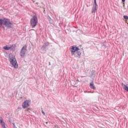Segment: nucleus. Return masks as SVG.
<instances>
[{
  "instance_id": "4468645a",
  "label": "nucleus",
  "mask_w": 128,
  "mask_h": 128,
  "mask_svg": "<svg viewBox=\"0 0 128 128\" xmlns=\"http://www.w3.org/2000/svg\"><path fill=\"white\" fill-rule=\"evenodd\" d=\"M42 112L44 116H46V113H44V110H42Z\"/></svg>"
},
{
  "instance_id": "6ab92c4d",
  "label": "nucleus",
  "mask_w": 128,
  "mask_h": 128,
  "mask_svg": "<svg viewBox=\"0 0 128 128\" xmlns=\"http://www.w3.org/2000/svg\"><path fill=\"white\" fill-rule=\"evenodd\" d=\"M46 124H48V122H46Z\"/></svg>"
},
{
  "instance_id": "39448f33",
  "label": "nucleus",
  "mask_w": 128,
  "mask_h": 128,
  "mask_svg": "<svg viewBox=\"0 0 128 128\" xmlns=\"http://www.w3.org/2000/svg\"><path fill=\"white\" fill-rule=\"evenodd\" d=\"M30 104V100H26L22 104V108H28Z\"/></svg>"
},
{
  "instance_id": "a211bd4d",
  "label": "nucleus",
  "mask_w": 128,
  "mask_h": 128,
  "mask_svg": "<svg viewBox=\"0 0 128 128\" xmlns=\"http://www.w3.org/2000/svg\"><path fill=\"white\" fill-rule=\"evenodd\" d=\"M30 110V108H28V109L27 110Z\"/></svg>"
},
{
  "instance_id": "f3484780",
  "label": "nucleus",
  "mask_w": 128,
  "mask_h": 128,
  "mask_svg": "<svg viewBox=\"0 0 128 128\" xmlns=\"http://www.w3.org/2000/svg\"><path fill=\"white\" fill-rule=\"evenodd\" d=\"M94 2H96V0H94Z\"/></svg>"
},
{
  "instance_id": "7ed1b4c3",
  "label": "nucleus",
  "mask_w": 128,
  "mask_h": 128,
  "mask_svg": "<svg viewBox=\"0 0 128 128\" xmlns=\"http://www.w3.org/2000/svg\"><path fill=\"white\" fill-rule=\"evenodd\" d=\"M38 22V17L36 16V15H34L32 16L30 21V26L33 28L36 26Z\"/></svg>"
},
{
  "instance_id": "dca6fc26",
  "label": "nucleus",
  "mask_w": 128,
  "mask_h": 128,
  "mask_svg": "<svg viewBox=\"0 0 128 128\" xmlns=\"http://www.w3.org/2000/svg\"><path fill=\"white\" fill-rule=\"evenodd\" d=\"M14 124V128H16V125H14V124Z\"/></svg>"
},
{
  "instance_id": "1a4fd4ad",
  "label": "nucleus",
  "mask_w": 128,
  "mask_h": 128,
  "mask_svg": "<svg viewBox=\"0 0 128 128\" xmlns=\"http://www.w3.org/2000/svg\"><path fill=\"white\" fill-rule=\"evenodd\" d=\"M12 45H8V46H5L3 47V48L5 50H10L11 48H12Z\"/></svg>"
},
{
  "instance_id": "2eb2a0df",
  "label": "nucleus",
  "mask_w": 128,
  "mask_h": 128,
  "mask_svg": "<svg viewBox=\"0 0 128 128\" xmlns=\"http://www.w3.org/2000/svg\"><path fill=\"white\" fill-rule=\"evenodd\" d=\"M122 2H126V0H122Z\"/></svg>"
},
{
  "instance_id": "0eeeda50",
  "label": "nucleus",
  "mask_w": 128,
  "mask_h": 128,
  "mask_svg": "<svg viewBox=\"0 0 128 128\" xmlns=\"http://www.w3.org/2000/svg\"><path fill=\"white\" fill-rule=\"evenodd\" d=\"M0 123L1 124V126L3 128H6V127L8 126L6 123H4V120L2 117H0Z\"/></svg>"
},
{
  "instance_id": "f03ea898",
  "label": "nucleus",
  "mask_w": 128,
  "mask_h": 128,
  "mask_svg": "<svg viewBox=\"0 0 128 128\" xmlns=\"http://www.w3.org/2000/svg\"><path fill=\"white\" fill-rule=\"evenodd\" d=\"M80 50V48H78V47L76 46H73L72 48H71V53L72 55L76 54V58H80V56L82 54V53L80 52H78Z\"/></svg>"
},
{
  "instance_id": "f8f14e48",
  "label": "nucleus",
  "mask_w": 128,
  "mask_h": 128,
  "mask_svg": "<svg viewBox=\"0 0 128 128\" xmlns=\"http://www.w3.org/2000/svg\"><path fill=\"white\" fill-rule=\"evenodd\" d=\"M3 24V19H0V28H2V26Z\"/></svg>"
},
{
  "instance_id": "423d86ee",
  "label": "nucleus",
  "mask_w": 128,
  "mask_h": 128,
  "mask_svg": "<svg viewBox=\"0 0 128 128\" xmlns=\"http://www.w3.org/2000/svg\"><path fill=\"white\" fill-rule=\"evenodd\" d=\"M26 45H24L22 48L20 52V55L21 58H24L26 54Z\"/></svg>"
},
{
  "instance_id": "9d476101",
  "label": "nucleus",
  "mask_w": 128,
  "mask_h": 128,
  "mask_svg": "<svg viewBox=\"0 0 128 128\" xmlns=\"http://www.w3.org/2000/svg\"><path fill=\"white\" fill-rule=\"evenodd\" d=\"M90 86L91 88H92V90H96V86H94V82H92L90 84Z\"/></svg>"
},
{
  "instance_id": "9b49d317",
  "label": "nucleus",
  "mask_w": 128,
  "mask_h": 128,
  "mask_svg": "<svg viewBox=\"0 0 128 128\" xmlns=\"http://www.w3.org/2000/svg\"><path fill=\"white\" fill-rule=\"evenodd\" d=\"M122 86H123L124 90H126V92H128V86H126L124 83L122 84Z\"/></svg>"
},
{
  "instance_id": "20e7f679",
  "label": "nucleus",
  "mask_w": 128,
  "mask_h": 128,
  "mask_svg": "<svg viewBox=\"0 0 128 128\" xmlns=\"http://www.w3.org/2000/svg\"><path fill=\"white\" fill-rule=\"evenodd\" d=\"M3 24L5 26H7L8 28H12V24L10 22V20L8 18L3 19Z\"/></svg>"
},
{
  "instance_id": "ddd939ff",
  "label": "nucleus",
  "mask_w": 128,
  "mask_h": 128,
  "mask_svg": "<svg viewBox=\"0 0 128 128\" xmlns=\"http://www.w3.org/2000/svg\"><path fill=\"white\" fill-rule=\"evenodd\" d=\"M124 18L125 20H128V16H124Z\"/></svg>"
},
{
  "instance_id": "f257e3e1",
  "label": "nucleus",
  "mask_w": 128,
  "mask_h": 128,
  "mask_svg": "<svg viewBox=\"0 0 128 128\" xmlns=\"http://www.w3.org/2000/svg\"><path fill=\"white\" fill-rule=\"evenodd\" d=\"M9 60L11 64L13 66L14 68H18V62H16V57L14 55L12 54L9 55Z\"/></svg>"
},
{
  "instance_id": "6e6552de",
  "label": "nucleus",
  "mask_w": 128,
  "mask_h": 128,
  "mask_svg": "<svg viewBox=\"0 0 128 128\" xmlns=\"http://www.w3.org/2000/svg\"><path fill=\"white\" fill-rule=\"evenodd\" d=\"M96 10H98V4H96V1H94V5L93 6L92 14H94Z\"/></svg>"
}]
</instances>
